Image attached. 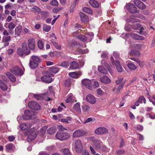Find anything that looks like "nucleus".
<instances>
[{
	"label": "nucleus",
	"instance_id": "f257e3e1",
	"mask_svg": "<svg viewBox=\"0 0 155 155\" xmlns=\"http://www.w3.org/2000/svg\"><path fill=\"white\" fill-rule=\"evenodd\" d=\"M133 49L129 53V54L132 56L138 55L140 54L139 51L141 49V45L140 44H135L132 45Z\"/></svg>",
	"mask_w": 155,
	"mask_h": 155
},
{
	"label": "nucleus",
	"instance_id": "f03ea898",
	"mask_svg": "<svg viewBox=\"0 0 155 155\" xmlns=\"http://www.w3.org/2000/svg\"><path fill=\"white\" fill-rule=\"evenodd\" d=\"M70 137V135L68 133L64 132L62 131H58L55 135L56 138L61 140H67Z\"/></svg>",
	"mask_w": 155,
	"mask_h": 155
},
{
	"label": "nucleus",
	"instance_id": "7ed1b4c3",
	"mask_svg": "<svg viewBox=\"0 0 155 155\" xmlns=\"http://www.w3.org/2000/svg\"><path fill=\"white\" fill-rule=\"evenodd\" d=\"M25 115L22 116L23 120L30 119L35 118L34 112L32 110H26L25 111Z\"/></svg>",
	"mask_w": 155,
	"mask_h": 155
},
{
	"label": "nucleus",
	"instance_id": "20e7f679",
	"mask_svg": "<svg viewBox=\"0 0 155 155\" xmlns=\"http://www.w3.org/2000/svg\"><path fill=\"white\" fill-rule=\"evenodd\" d=\"M10 71L13 74L16 75H21L23 74L22 69L17 66H12L10 69Z\"/></svg>",
	"mask_w": 155,
	"mask_h": 155
},
{
	"label": "nucleus",
	"instance_id": "39448f33",
	"mask_svg": "<svg viewBox=\"0 0 155 155\" xmlns=\"http://www.w3.org/2000/svg\"><path fill=\"white\" fill-rule=\"evenodd\" d=\"M51 74H52L50 73H47L46 74L41 77V81L47 83H51L53 81L51 77Z\"/></svg>",
	"mask_w": 155,
	"mask_h": 155
},
{
	"label": "nucleus",
	"instance_id": "423d86ee",
	"mask_svg": "<svg viewBox=\"0 0 155 155\" xmlns=\"http://www.w3.org/2000/svg\"><path fill=\"white\" fill-rule=\"evenodd\" d=\"M28 106L30 108L35 110H38L40 108L39 104L34 101H31L29 102Z\"/></svg>",
	"mask_w": 155,
	"mask_h": 155
},
{
	"label": "nucleus",
	"instance_id": "0eeeda50",
	"mask_svg": "<svg viewBox=\"0 0 155 155\" xmlns=\"http://www.w3.org/2000/svg\"><path fill=\"white\" fill-rule=\"evenodd\" d=\"M74 147L75 150L77 153H80L81 152L83 148L80 140H78L76 141Z\"/></svg>",
	"mask_w": 155,
	"mask_h": 155
},
{
	"label": "nucleus",
	"instance_id": "6e6552de",
	"mask_svg": "<svg viewBox=\"0 0 155 155\" xmlns=\"http://www.w3.org/2000/svg\"><path fill=\"white\" fill-rule=\"evenodd\" d=\"M94 132L96 134H103L107 133L108 130L104 127H99L95 130Z\"/></svg>",
	"mask_w": 155,
	"mask_h": 155
},
{
	"label": "nucleus",
	"instance_id": "1a4fd4ad",
	"mask_svg": "<svg viewBox=\"0 0 155 155\" xmlns=\"http://www.w3.org/2000/svg\"><path fill=\"white\" fill-rule=\"evenodd\" d=\"M127 8L130 13H134L137 12V7L133 4H129V5L127 6Z\"/></svg>",
	"mask_w": 155,
	"mask_h": 155
},
{
	"label": "nucleus",
	"instance_id": "9d476101",
	"mask_svg": "<svg viewBox=\"0 0 155 155\" xmlns=\"http://www.w3.org/2000/svg\"><path fill=\"white\" fill-rule=\"evenodd\" d=\"M134 4L139 8L144 9L146 8L145 5L139 0H134Z\"/></svg>",
	"mask_w": 155,
	"mask_h": 155
},
{
	"label": "nucleus",
	"instance_id": "9b49d317",
	"mask_svg": "<svg viewBox=\"0 0 155 155\" xmlns=\"http://www.w3.org/2000/svg\"><path fill=\"white\" fill-rule=\"evenodd\" d=\"M86 101L89 103L92 104H94L96 102V100L95 97L91 94H88L86 97Z\"/></svg>",
	"mask_w": 155,
	"mask_h": 155
},
{
	"label": "nucleus",
	"instance_id": "f8f14e48",
	"mask_svg": "<svg viewBox=\"0 0 155 155\" xmlns=\"http://www.w3.org/2000/svg\"><path fill=\"white\" fill-rule=\"evenodd\" d=\"M86 133L83 130H76L73 133V137L74 138L80 137L84 135Z\"/></svg>",
	"mask_w": 155,
	"mask_h": 155
},
{
	"label": "nucleus",
	"instance_id": "ddd939ff",
	"mask_svg": "<svg viewBox=\"0 0 155 155\" xmlns=\"http://www.w3.org/2000/svg\"><path fill=\"white\" fill-rule=\"evenodd\" d=\"M11 36H3L2 38V43H3L5 47L8 46L9 45V42L11 41Z\"/></svg>",
	"mask_w": 155,
	"mask_h": 155
},
{
	"label": "nucleus",
	"instance_id": "4468645a",
	"mask_svg": "<svg viewBox=\"0 0 155 155\" xmlns=\"http://www.w3.org/2000/svg\"><path fill=\"white\" fill-rule=\"evenodd\" d=\"M82 84L85 86L89 89H90L92 86V84L91 81L88 79H84L82 80Z\"/></svg>",
	"mask_w": 155,
	"mask_h": 155
},
{
	"label": "nucleus",
	"instance_id": "2eb2a0df",
	"mask_svg": "<svg viewBox=\"0 0 155 155\" xmlns=\"http://www.w3.org/2000/svg\"><path fill=\"white\" fill-rule=\"evenodd\" d=\"M28 45L29 48L31 50H34L35 48V41L33 38H31L28 40Z\"/></svg>",
	"mask_w": 155,
	"mask_h": 155
},
{
	"label": "nucleus",
	"instance_id": "dca6fc26",
	"mask_svg": "<svg viewBox=\"0 0 155 155\" xmlns=\"http://www.w3.org/2000/svg\"><path fill=\"white\" fill-rule=\"evenodd\" d=\"M79 15L82 22L87 23L88 21V17L87 15L81 12L79 13Z\"/></svg>",
	"mask_w": 155,
	"mask_h": 155
},
{
	"label": "nucleus",
	"instance_id": "f3484780",
	"mask_svg": "<svg viewBox=\"0 0 155 155\" xmlns=\"http://www.w3.org/2000/svg\"><path fill=\"white\" fill-rule=\"evenodd\" d=\"M78 35V33L76 32L73 33V35L74 36L77 37L78 38L83 41H87V37L84 35Z\"/></svg>",
	"mask_w": 155,
	"mask_h": 155
},
{
	"label": "nucleus",
	"instance_id": "a211bd4d",
	"mask_svg": "<svg viewBox=\"0 0 155 155\" xmlns=\"http://www.w3.org/2000/svg\"><path fill=\"white\" fill-rule=\"evenodd\" d=\"M31 126V124L29 123L22 124L19 125V127L23 130H25L30 128Z\"/></svg>",
	"mask_w": 155,
	"mask_h": 155
},
{
	"label": "nucleus",
	"instance_id": "6ab92c4d",
	"mask_svg": "<svg viewBox=\"0 0 155 155\" xmlns=\"http://www.w3.org/2000/svg\"><path fill=\"white\" fill-rule=\"evenodd\" d=\"M100 80L101 82L106 84L109 83L110 82V79L106 75L101 77L100 78Z\"/></svg>",
	"mask_w": 155,
	"mask_h": 155
},
{
	"label": "nucleus",
	"instance_id": "aec40b11",
	"mask_svg": "<svg viewBox=\"0 0 155 155\" xmlns=\"http://www.w3.org/2000/svg\"><path fill=\"white\" fill-rule=\"evenodd\" d=\"M22 48L25 52V55H28L30 53V51L28 49L27 44L26 43H23L22 45Z\"/></svg>",
	"mask_w": 155,
	"mask_h": 155
},
{
	"label": "nucleus",
	"instance_id": "412c9836",
	"mask_svg": "<svg viewBox=\"0 0 155 155\" xmlns=\"http://www.w3.org/2000/svg\"><path fill=\"white\" fill-rule=\"evenodd\" d=\"M115 64L116 68L118 72H121L122 71L123 68L119 62L117 60L115 62Z\"/></svg>",
	"mask_w": 155,
	"mask_h": 155
},
{
	"label": "nucleus",
	"instance_id": "4be33fe9",
	"mask_svg": "<svg viewBox=\"0 0 155 155\" xmlns=\"http://www.w3.org/2000/svg\"><path fill=\"white\" fill-rule=\"evenodd\" d=\"M90 4L93 7L97 8L99 7V4L98 2L95 0H90Z\"/></svg>",
	"mask_w": 155,
	"mask_h": 155
},
{
	"label": "nucleus",
	"instance_id": "5701e85b",
	"mask_svg": "<svg viewBox=\"0 0 155 155\" xmlns=\"http://www.w3.org/2000/svg\"><path fill=\"white\" fill-rule=\"evenodd\" d=\"M74 109L79 114H81V110L80 108V105L79 103H76L73 107Z\"/></svg>",
	"mask_w": 155,
	"mask_h": 155
},
{
	"label": "nucleus",
	"instance_id": "b1692460",
	"mask_svg": "<svg viewBox=\"0 0 155 155\" xmlns=\"http://www.w3.org/2000/svg\"><path fill=\"white\" fill-rule=\"evenodd\" d=\"M70 68L74 69H78L79 68V64L75 61H73L71 63Z\"/></svg>",
	"mask_w": 155,
	"mask_h": 155
},
{
	"label": "nucleus",
	"instance_id": "393cba45",
	"mask_svg": "<svg viewBox=\"0 0 155 155\" xmlns=\"http://www.w3.org/2000/svg\"><path fill=\"white\" fill-rule=\"evenodd\" d=\"M22 29V27L21 25H18L16 27L15 29V34L18 36H19L21 34Z\"/></svg>",
	"mask_w": 155,
	"mask_h": 155
},
{
	"label": "nucleus",
	"instance_id": "a878e982",
	"mask_svg": "<svg viewBox=\"0 0 155 155\" xmlns=\"http://www.w3.org/2000/svg\"><path fill=\"white\" fill-rule=\"evenodd\" d=\"M6 74L11 81L14 82L15 81L16 78L15 76L13 75L12 74L9 72H7Z\"/></svg>",
	"mask_w": 155,
	"mask_h": 155
},
{
	"label": "nucleus",
	"instance_id": "bb28decb",
	"mask_svg": "<svg viewBox=\"0 0 155 155\" xmlns=\"http://www.w3.org/2000/svg\"><path fill=\"white\" fill-rule=\"evenodd\" d=\"M131 37L133 38L136 40H143L144 39V37L140 36L136 34H132Z\"/></svg>",
	"mask_w": 155,
	"mask_h": 155
},
{
	"label": "nucleus",
	"instance_id": "cd10ccee",
	"mask_svg": "<svg viewBox=\"0 0 155 155\" xmlns=\"http://www.w3.org/2000/svg\"><path fill=\"white\" fill-rule=\"evenodd\" d=\"M29 65L31 68L33 69L37 67L38 66V64L37 62L32 60L30 61Z\"/></svg>",
	"mask_w": 155,
	"mask_h": 155
},
{
	"label": "nucleus",
	"instance_id": "c85d7f7f",
	"mask_svg": "<svg viewBox=\"0 0 155 155\" xmlns=\"http://www.w3.org/2000/svg\"><path fill=\"white\" fill-rule=\"evenodd\" d=\"M82 109L83 112L87 113L90 111V107L88 105L84 104L82 106Z\"/></svg>",
	"mask_w": 155,
	"mask_h": 155
},
{
	"label": "nucleus",
	"instance_id": "c756f323",
	"mask_svg": "<svg viewBox=\"0 0 155 155\" xmlns=\"http://www.w3.org/2000/svg\"><path fill=\"white\" fill-rule=\"evenodd\" d=\"M56 131V128L55 127H50L47 130V133L50 135L54 134Z\"/></svg>",
	"mask_w": 155,
	"mask_h": 155
},
{
	"label": "nucleus",
	"instance_id": "7c9ffc66",
	"mask_svg": "<svg viewBox=\"0 0 155 155\" xmlns=\"http://www.w3.org/2000/svg\"><path fill=\"white\" fill-rule=\"evenodd\" d=\"M8 25V28L9 29H12L13 30L15 27L16 25L12 22H11L8 24L5 23L4 26L5 27H6V26Z\"/></svg>",
	"mask_w": 155,
	"mask_h": 155
},
{
	"label": "nucleus",
	"instance_id": "2f4dec72",
	"mask_svg": "<svg viewBox=\"0 0 155 155\" xmlns=\"http://www.w3.org/2000/svg\"><path fill=\"white\" fill-rule=\"evenodd\" d=\"M97 69L100 72L104 74H106L107 72V70L104 67L101 66H98Z\"/></svg>",
	"mask_w": 155,
	"mask_h": 155
},
{
	"label": "nucleus",
	"instance_id": "473e14b6",
	"mask_svg": "<svg viewBox=\"0 0 155 155\" xmlns=\"http://www.w3.org/2000/svg\"><path fill=\"white\" fill-rule=\"evenodd\" d=\"M36 136L34 133H32L31 134H29L27 138V140L28 142L31 141L32 140H33L36 137Z\"/></svg>",
	"mask_w": 155,
	"mask_h": 155
},
{
	"label": "nucleus",
	"instance_id": "72a5a7b5",
	"mask_svg": "<svg viewBox=\"0 0 155 155\" xmlns=\"http://www.w3.org/2000/svg\"><path fill=\"white\" fill-rule=\"evenodd\" d=\"M68 96V97L65 101L67 103H69L72 101L74 98V97L72 94H69Z\"/></svg>",
	"mask_w": 155,
	"mask_h": 155
},
{
	"label": "nucleus",
	"instance_id": "f704fd0d",
	"mask_svg": "<svg viewBox=\"0 0 155 155\" xmlns=\"http://www.w3.org/2000/svg\"><path fill=\"white\" fill-rule=\"evenodd\" d=\"M127 66L130 70H136L137 66L134 64L132 63H129L127 64Z\"/></svg>",
	"mask_w": 155,
	"mask_h": 155
},
{
	"label": "nucleus",
	"instance_id": "c9c22d12",
	"mask_svg": "<svg viewBox=\"0 0 155 155\" xmlns=\"http://www.w3.org/2000/svg\"><path fill=\"white\" fill-rule=\"evenodd\" d=\"M93 147L96 149H99L101 147L100 142L98 140L95 141L94 142Z\"/></svg>",
	"mask_w": 155,
	"mask_h": 155
},
{
	"label": "nucleus",
	"instance_id": "e433bc0d",
	"mask_svg": "<svg viewBox=\"0 0 155 155\" xmlns=\"http://www.w3.org/2000/svg\"><path fill=\"white\" fill-rule=\"evenodd\" d=\"M94 36L93 33H89L87 34V41L90 42L93 38Z\"/></svg>",
	"mask_w": 155,
	"mask_h": 155
},
{
	"label": "nucleus",
	"instance_id": "4c0bfd02",
	"mask_svg": "<svg viewBox=\"0 0 155 155\" xmlns=\"http://www.w3.org/2000/svg\"><path fill=\"white\" fill-rule=\"evenodd\" d=\"M31 11L39 13L41 12V9L38 7L35 6L31 9Z\"/></svg>",
	"mask_w": 155,
	"mask_h": 155
},
{
	"label": "nucleus",
	"instance_id": "58836bf2",
	"mask_svg": "<svg viewBox=\"0 0 155 155\" xmlns=\"http://www.w3.org/2000/svg\"><path fill=\"white\" fill-rule=\"evenodd\" d=\"M51 29V27L50 26L47 25L45 24H44L43 27V30L45 32L49 31Z\"/></svg>",
	"mask_w": 155,
	"mask_h": 155
},
{
	"label": "nucleus",
	"instance_id": "ea45409f",
	"mask_svg": "<svg viewBox=\"0 0 155 155\" xmlns=\"http://www.w3.org/2000/svg\"><path fill=\"white\" fill-rule=\"evenodd\" d=\"M44 42L41 40H39L38 41V47L40 49H42L44 47Z\"/></svg>",
	"mask_w": 155,
	"mask_h": 155
},
{
	"label": "nucleus",
	"instance_id": "a19ab883",
	"mask_svg": "<svg viewBox=\"0 0 155 155\" xmlns=\"http://www.w3.org/2000/svg\"><path fill=\"white\" fill-rule=\"evenodd\" d=\"M50 71L54 73H57L59 71V69L57 67H52L49 68Z\"/></svg>",
	"mask_w": 155,
	"mask_h": 155
},
{
	"label": "nucleus",
	"instance_id": "79ce46f5",
	"mask_svg": "<svg viewBox=\"0 0 155 155\" xmlns=\"http://www.w3.org/2000/svg\"><path fill=\"white\" fill-rule=\"evenodd\" d=\"M83 11L89 14H91L92 13V10L91 9L86 7H84L83 8Z\"/></svg>",
	"mask_w": 155,
	"mask_h": 155
},
{
	"label": "nucleus",
	"instance_id": "37998d69",
	"mask_svg": "<svg viewBox=\"0 0 155 155\" xmlns=\"http://www.w3.org/2000/svg\"><path fill=\"white\" fill-rule=\"evenodd\" d=\"M71 118L70 117H67L65 118L61 119V122L65 123H68L71 121Z\"/></svg>",
	"mask_w": 155,
	"mask_h": 155
},
{
	"label": "nucleus",
	"instance_id": "c03bdc74",
	"mask_svg": "<svg viewBox=\"0 0 155 155\" xmlns=\"http://www.w3.org/2000/svg\"><path fill=\"white\" fill-rule=\"evenodd\" d=\"M48 12L47 11H43L41 12V15L42 19H45L48 16Z\"/></svg>",
	"mask_w": 155,
	"mask_h": 155
},
{
	"label": "nucleus",
	"instance_id": "a18cd8bd",
	"mask_svg": "<svg viewBox=\"0 0 155 155\" xmlns=\"http://www.w3.org/2000/svg\"><path fill=\"white\" fill-rule=\"evenodd\" d=\"M0 87L3 90L5 91L7 89L6 85L0 80Z\"/></svg>",
	"mask_w": 155,
	"mask_h": 155
},
{
	"label": "nucleus",
	"instance_id": "49530a36",
	"mask_svg": "<svg viewBox=\"0 0 155 155\" xmlns=\"http://www.w3.org/2000/svg\"><path fill=\"white\" fill-rule=\"evenodd\" d=\"M34 97L36 98L37 100H41L43 98V95L42 94L39 95L34 94Z\"/></svg>",
	"mask_w": 155,
	"mask_h": 155
},
{
	"label": "nucleus",
	"instance_id": "de8ad7c7",
	"mask_svg": "<svg viewBox=\"0 0 155 155\" xmlns=\"http://www.w3.org/2000/svg\"><path fill=\"white\" fill-rule=\"evenodd\" d=\"M143 96H140V97L135 102V106H138L139 105V104L140 103H142L143 102H142V99H143Z\"/></svg>",
	"mask_w": 155,
	"mask_h": 155
},
{
	"label": "nucleus",
	"instance_id": "09e8293b",
	"mask_svg": "<svg viewBox=\"0 0 155 155\" xmlns=\"http://www.w3.org/2000/svg\"><path fill=\"white\" fill-rule=\"evenodd\" d=\"M77 45V42L74 40H72L70 41L68 43L69 47H73Z\"/></svg>",
	"mask_w": 155,
	"mask_h": 155
},
{
	"label": "nucleus",
	"instance_id": "8fccbe9b",
	"mask_svg": "<svg viewBox=\"0 0 155 155\" xmlns=\"http://www.w3.org/2000/svg\"><path fill=\"white\" fill-rule=\"evenodd\" d=\"M61 152L64 155L68 154L70 153L68 149L66 148L62 149Z\"/></svg>",
	"mask_w": 155,
	"mask_h": 155
},
{
	"label": "nucleus",
	"instance_id": "3c124183",
	"mask_svg": "<svg viewBox=\"0 0 155 155\" xmlns=\"http://www.w3.org/2000/svg\"><path fill=\"white\" fill-rule=\"evenodd\" d=\"M17 53L18 54L21 56H22L24 54H25V52H24L23 50L20 48H18Z\"/></svg>",
	"mask_w": 155,
	"mask_h": 155
},
{
	"label": "nucleus",
	"instance_id": "603ef678",
	"mask_svg": "<svg viewBox=\"0 0 155 155\" xmlns=\"http://www.w3.org/2000/svg\"><path fill=\"white\" fill-rule=\"evenodd\" d=\"M69 75L73 78H76L78 77V74L76 72H71L69 73Z\"/></svg>",
	"mask_w": 155,
	"mask_h": 155
},
{
	"label": "nucleus",
	"instance_id": "864d4df0",
	"mask_svg": "<svg viewBox=\"0 0 155 155\" xmlns=\"http://www.w3.org/2000/svg\"><path fill=\"white\" fill-rule=\"evenodd\" d=\"M69 66V63L67 61H64L61 63L60 66L65 68H68Z\"/></svg>",
	"mask_w": 155,
	"mask_h": 155
},
{
	"label": "nucleus",
	"instance_id": "5fc2aeb1",
	"mask_svg": "<svg viewBox=\"0 0 155 155\" xmlns=\"http://www.w3.org/2000/svg\"><path fill=\"white\" fill-rule=\"evenodd\" d=\"M52 44L56 48L59 50L61 49V45L59 43L55 42H52Z\"/></svg>",
	"mask_w": 155,
	"mask_h": 155
},
{
	"label": "nucleus",
	"instance_id": "6e6d98bb",
	"mask_svg": "<svg viewBox=\"0 0 155 155\" xmlns=\"http://www.w3.org/2000/svg\"><path fill=\"white\" fill-rule=\"evenodd\" d=\"M50 4L55 6H57L58 5V2L56 0H52L50 2Z\"/></svg>",
	"mask_w": 155,
	"mask_h": 155
},
{
	"label": "nucleus",
	"instance_id": "4d7b16f0",
	"mask_svg": "<svg viewBox=\"0 0 155 155\" xmlns=\"http://www.w3.org/2000/svg\"><path fill=\"white\" fill-rule=\"evenodd\" d=\"M31 58L32 60V61H35V62H37V63L38 62H39L40 60L39 58L38 57L36 56H32L31 57Z\"/></svg>",
	"mask_w": 155,
	"mask_h": 155
},
{
	"label": "nucleus",
	"instance_id": "13d9d810",
	"mask_svg": "<svg viewBox=\"0 0 155 155\" xmlns=\"http://www.w3.org/2000/svg\"><path fill=\"white\" fill-rule=\"evenodd\" d=\"M13 144L12 143H9L5 146L6 149L8 150H12Z\"/></svg>",
	"mask_w": 155,
	"mask_h": 155
},
{
	"label": "nucleus",
	"instance_id": "bf43d9fd",
	"mask_svg": "<svg viewBox=\"0 0 155 155\" xmlns=\"http://www.w3.org/2000/svg\"><path fill=\"white\" fill-rule=\"evenodd\" d=\"M124 83H125V82H123L122 83H121V85H120L118 87V88L116 91V93L117 94H118L119 93L120 90L122 87L124 85Z\"/></svg>",
	"mask_w": 155,
	"mask_h": 155
},
{
	"label": "nucleus",
	"instance_id": "052dcab7",
	"mask_svg": "<svg viewBox=\"0 0 155 155\" xmlns=\"http://www.w3.org/2000/svg\"><path fill=\"white\" fill-rule=\"evenodd\" d=\"M140 27V25L139 23H134L132 25V28L134 29H137Z\"/></svg>",
	"mask_w": 155,
	"mask_h": 155
},
{
	"label": "nucleus",
	"instance_id": "680f3d73",
	"mask_svg": "<svg viewBox=\"0 0 155 155\" xmlns=\"http://www.w3.org/2000/svg\"><path fill=\"white\" fill-rule=\"evenodd\" d=\"M76 3H72L71 5V7H70V11L71 12H73V11H74V8L75 6Z\"/></svg>",
	"mask_w": 155,
	"mask_h": 155
},
{
	"label": "nucleus",
	"instance_id": "e2e57ef3",
	"mask_svg": "<svg viewBox=\"0 0 155 155\" xmlns=\"http://www.w3.org/2000/svg\"><path fill=\"white\" fill-rule=\"evenodd\" d=\"M61 9H62V8L58 7L53 8L52 10V11L54 12L57 13L59 12Z\"/></svg>",
	"mask_w": 155,
	"mask_h": 155
},
{
	"label": "nucleus",
	"instance_id": "0e129e2a",
	"mask_svg": "<svg viewBox=\"0 0 155 155\" xmlns=\"http://www.w3.org/2000/svg\"><path fill=\"white\" fill-rule=\"evenodd\" d=\"M93 119L94 120V118H91V117H89L88 118H87L84 122V123H89V122H90L91 121H94V120H93Z\"/></svg>",
	"mask_w": 155,
	"mask_h": 155
},
{
	"label": "nucleus",
	"instance_id": "69168bd1",
	"mask_svg": "<svg viewBox=\"0 0 155 155\" xmlns=\"http://www.w3.org/2000/svg\"><path fill=\"white\" fill-rule=\"evenodd\" d=\"M97 92L99 95H101L103 94L104 92L100 88H99L97 90Z\"/></svg>",
	"mask_w": 155,
	"mask_h": 155
},
{
	"label": "nucleus",
	"instance_id": "338daca9",
	"mask_svg": "<svg viewBox=\"0 0 155 155\" xmlns=\"http://www.w3.org/2000/svg\"><path fill=\"white\" fill-rule=\"evenodd\" d=\"M2 34L3 35L5 36H8L9 33L8 31L6 29H5L3 30Z\"/></svg>",
	"mask_w": 155,
	"mask_h": 155
},
{
	"label": "nucleus",
	"instance_id": "774afa93",
	"mask_svg": "<svg viewBox=\"0 0 155 155\" xmlns=\"http://www.w3.org/2000/svg\"><path fill=\"white\" fill-rule=\"evenodd\" d=\"M155 46V36H154L152 40V42L151 45V46L152 47H154Z\"/></svg>",
	"mask_w": 155,
	"mask_h": 155
}]
</instances>
